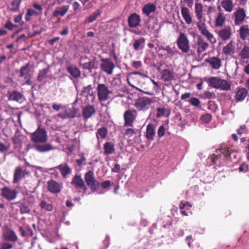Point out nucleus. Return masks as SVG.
<instances>
[{
  "instance_id": "obj_50",
  "label": "nucleus",
  "mask_w": 249,
  "mask_h": 249,
  "mask_svg": "<svg viewBox=\"0 0 249 249\" xmlns=\"http://www.w3.org/2000/svg\"><path fill=\"white\" fill-rule=\"evenodd\" d=\"M6 238L7 240L10 241L16 242L18 240V237L13 231H10Z\"/></svg>"
},
{
  "instance_id": "obj_4",
  "label": "nucleus",
  "mask_w": 249,
  "mask_h": 249,
  "mask_svg": "<svg viewBox=\"0 0 249 249\" xmlns=\"http://www.w3.org/2000/svg\"><path fill=\"white\" fill-rule=\"evenodd\" d=\"M85 180L87 185L89 186L92 192H96L99 188L100 183L95 178L92 171H89L85 174Z\"/></svg>"
},
{
  "instance_id": "obj_62",
  "label": "nucleus",
  "mask_w": 249,
  "mask_h": 249,
  "mask_svg": "<svg viewBox=\"0 0 249 249\" xmlns=\"http://www.w3.org/2000/svg\"><path fill=\"white\" fill-rule=\"evenodd\" d=\"M16 25L13 24L10 20L7 21L4 25V27L9 30H12L14 27Z\"/></svg>"
},
{
  "instance_id": "obj_47",
  "label": "nucleus",
  "mask_w": 249,
  "mask_h": 249,
  "mask_svg": "<svg viewBox=\"0 0 249 249\" xmlns=\"http://www.w3.org/2000/svg\"><path fill=\"white\" fill-rule=\"evenodd\" d=\"M39 206L42 209H44L47 211H52L53 210V206L52 204L47 202L45 200H41Z\"/></svg>"
},
{
  "instance_id": "obj_15",
  "label": "nucleus",
  "mask_w": 249,
  "mask_h": 249,
  "mask_svg": "<svg viewBox=\"0 0 249 249\" xmlns=\"http://www.w3.org/2000/svg\"><path fill=\"white\" fill-rule=\"evenodd\" d=\"M203 7L202 4L200 3H196L195 5V13L198 20L197 23H204L205 18L204 17Z\"/></svg>"
},
{
  "instance_id": "obj_12",
  "label": "nucleus",
  "mask_w": 249,
  "mask_h": 249,
  "mask_svg": "<svg viewBox=\"0 0 249 249\" xmlns=\"http://www.w3.org/2000/svg\"><path fill=\"white\" fill-rule=\"evenodd\" d=\"M235 19L234 22L235 25L241 24L245 20L246 17L245 11L243 8H238L233 13Z\"/></svg>"
},
{
  "instance_id": "obj_39",
  "label": "nucleus",
  "mask_w": 249,
  "mask_h": 249,
  "mask_svg": "<svg viewBox=\"0 0 249 249\" xmlns=\"http://www.w3.org/2000/svg\"><path fill=\"white\" fill-rule=\"evenodd\" d=\"M145 39L144 38L142 37L140 38L135 40L133 47L135 51H137L139 48L143 49L144 47V43Z\"/></svg>"
},
{
  "instance_id": "obj_54",
  "label": "nucleus",
  "mask_w": 249,
  "mask_h": 249,
  "mask_svg": "<svg viewBox=\"0 0 249 249\" xmlns=\"http://www.w3.org/2000/svg\"><path fill=\"white\" fill-rule=\"evenodd\" d=\"M237 133L240 136L243 134L247 133L248 132L247 127L246 125H241L239 128L236 130Z\"/></svg>"
},
{
  "instance_id": "obj_45",
  "label": "nucleus",
  "mask_w": 249,
  "mask_h": 249,
  "mask_svg": "<svg viewBox=\"0 0 249 249\" xmlns=\"http://www.w3.org/2000/svg\"><path fill=\"white\" fill-rule=\"evenodd\" d=\"M29 67V64L27 63L25 66H22L20 69V76L21 77H24L25 79H26L28 78V76L29 77L30 74H29V71L28 70V68Z\"/></svg>"
},
{
  "instance_id": "obj_28",
  "label": "nucleus",
  "mask_w": 249,
  "mask_h": 249,
  "mask_svg": "<svg viewBox=\"0 0 249 249\" xmlns=\"http://www.w3.org/2000/svg\"><path fill=\"white\" fill-rule=\"evenodd\" d=\"M235 52L234 46L233 41H231L223 48L222 53L226 55H231Z\"/></svg>"
},
{
  "instance_id": "obj_37",
  "label": "nucleus",
  "mask_w": 249,
  "mask_h": 249,
  "mask_svg": "<svg viewBox=\"0 0 249 249\" xmlns=\"http://www.w3.org/2000/svg\"><path fill=\"white\" fill-rule=\"evenodd\" d=\"M220 78L219 77H211L208 80V85L213 88L218 89Z\"/></svg>"
},
{
  "instance_id": "obj_43",
  "label": "nucleus",
  "mask_w": 249,
  "mask_h": 249,
  "mask_svg": "<svg viewBox=\"0 0 249 249\" xmlns=\"http://www.w3.org/2000/svg\"><path fill=\"white\" fill-rule=\"evenodd\" d=\"M22 170L20 166L17 167L14 172V182H18L21 178Z\"/></svg>"
},
{
  "instance_id": "obj_35",
  "label": "nucleus",
  "mask_w": 249,
  "mask_h": 249,
  "mask_svg": "<svg viewBox=\"0 0 249 249\" xmlns=\"http://www.w3.org/2000/svg\"><path fill=\"white\" fill-rule=\"evenodd\" d=\"M23 98V95L17 91H14L9 94L8 99L18 102H21Z\"/></svg>"
},
{
  "instance_id": "obj_5",
  "label": "nucleus",
  "mask_w": 249,
  "mask_h": 249,
  "mask_svg": "<svg viewBox=\"0 0 249 249\" xmlns=\"http://www.w3.org/2000/svg\"><path fill=\"white\" fill-rule=\"evenodd\" d=\"M177 44L179 50L183 53L190 52L189 41L187 36L183 33H180L177 40Z\"/></svg>"
},
{
  "instance_id": "obj_1",
  "label": "nucleus",
  "mask_w": 249,
  "mask_h": 249,
  "mask_svg": "<svg viewBox=\"0 0 249 249\" xmlns=\"http://www.w3.org/2000/svg\"><path fill=\"white\" fill-rule=\"evenodd\" d=\"M154 100L148 97H142L138 98L134 103V106L137 110L145 112L148 110Z\"/></svg>"
},
{
  "instance_id": "obj_20",
  "label": "nucleus",
  "mask_w": 249,
  "mask_h": 249,
  "mask_svg": "<svg viewBox=\"0 0 249 249\" xmlns=\"http://www.w3.org/2000/svg\"><path fill=\"white\" fill-rule=\"evenodd\" d=\"M95 113V109L93 106L88 105L83 108L82 116L84 119L87 120Z\"/></svg>"
},
{
  "instance_id": "obj_33",
  "label": "nucleus",
  "mask_w": 249,
  "mask_h": 249,
  "mask_svg": "<svg viewBox=\"0 0 249 249\" xmlns=\"http://www.w3.org/2000/svg\"><path fill=\"white\" fill-rule=\"evenodd\" d=\"M35 149L40 152H46L53 149V146L49 143L36 144L34 146Z\"/></svg>"
},
{
  "instance_id": "obj_58",
  "label": "nucleus",
  "mask_w": 249,
  "mask_h": 249,
  "mask_svg": "<svg viewBox=\"0 0 249 249\" xmlns=\"http://www.w3.org/2000/svg\"><path fill=\"white\" fill-rule=\"evenodd\" d=\"M240 172H247L249 171V166L245 163H242L239 167Z\"/></svg>"
},
{
  "instance_id": "obj_23",
  "label": "nucleus",
  "mask_w": 249,
  "mask_h": 249,
  "mask_svg": "<svg viewBox=\"0 0 249 249\" xmlns=\"http://www.w3.org/2000/svg\"><path fill=\"white\" fill-rule=\"evenodd\" d=\"M248 94V91L246 88H238L235 98L237 101H242L245 99Z\"/></svg>"
},
{
  "instance_id": "obj_26",
  "label": "nucleus",
  "mask_w": 249,
  "mask_h": 249,
  "mask_svg": "<svg viewBox=\"0 0 249 249\" xmlns=\"http://www.w3.org/2000/svg\"><path fill=\"white\" fill-rule=\"evenodd\" d=\"M104 155H110L115 152L114 144L111 142H106L104 144Z\"/></svg>"
},
{
  "instance_id": "obj_29",
  "label": "nucleus",
  "mask_w": 249,
  "mask_h": 249,
  "mask_svg": "<svg viewBox=\"0 0 249 249\" xmlns=\"http://www.w3.org/2000/svg\"><path fill=\"white\" fill-rule=\"evenodd\" d=\"M181 13L183 18L187 24H190L192 22V17L189 13L188 8L183 7L181 9Z\"/></svg>"
},
{
  "instance_id": "obj_46",
  "label": "nucleus",
  "mask_w": 249,
  "mask_h": 249,
  "mask_svg": "<svg viewBox=\"0 0 249 249\" xmlns=\"http://www.w3.org/2000/svg\"><path fill=\"white\" fill-rule=\"evenodd\" d=\"M230 89V84H229L226 80L220 78L218 89H220L223 90H228Z\"/></svg>"
},
{
  "instance_id": "obj_11",
  "label": "nucleus",
  "mask_w": 249,
  "mask_h": 249,
  "mask_svg": "<svg viewBox=\"0 0 249 249\" xmlns=\"http://www.w3.org/2000/svg\"><path fill=\"white\" fill-rule=\"evenodd\" d=\"M47 189L52 194H59L62 188V184L56 181L51 179L47 182Z\"/></svg>"
},
{
  "instance_id": "obj_25",
  "label": "nucleus",
  "mask_w": 249,
  "mask_h": 249,
  "mask_svg": "<svg viewBox=\"0 0 249 249\" xmlns=\"http://www.w3.org/2000/svg\"><path fill=\"white\" fill-rule=\"evenodd\" d=\"M67 71L74 78H77L81 75L80 71L76 66L70 65L67 67Z\"/></svg>"
},
{
  "instance_id": "obj_49",
  "label": "nucleus",
  "mask_w": 249,
  "mask_h": 249,
  "mask_svg": "<svg viewBox=\"0 0 249 249\" xmlns=\"http://www.w3.org/2000/svg\"><path fill=\"white\" fill-rule=\"evenodd\" d=\"M80 65L82 66L83 69L88 70H91L95 68L94 62L92 61L82 63V60H81Z\"/></svg>"
},
{
  "instance_id": "obj_38",
  "label": "nucleus",
  "mask_w": 249,
  "mask_h": 249,
  "mask_svg": "<svg viewBox=\"0 0 249 249\" xmlns=\"http://www.w3.org/2000/svg\"><path fill=\"white\" fill-rule=\"evenodd\" d=\"M157 111L156 117L159 118L163 116L168 117L170 114V110L164 107L158 108Z\"/></svg>"
},
{
  "instance_id": "obj_6",
  "label": "nucleus",
  "mask_w": 249,
  "mask_h": 249,
  "mask_svg": "<svg viewBox=\"0 0 249 249\" xmlns=\"http://www.w3.org/2000/svg\"><path fill=\"white\" fill-rule=\"evenodd\" d=\"M47 139V132L43 128L38 127L31 134V140L35 143H44Z\"/></svg>"
},
{
  "instance_id": "obj_19",
  "label": "nucleus",
  "mask_w": 249,
  "mask_h": 249,
  "mask_svg": "<svg viewBox=\"0 0 249 249\" xmlns=\"http://www.w3.org/2000/svg\"><path fill=\"white\" fill-rule=\"evenodd\" d=\"M174 77L173 70L165 69L161 72V78L164 82H171L174 79Z\"/></svg>"
},
{
  "instance_id": "obj_13",
  "label": "nucleus",
  "mask_w": 249,
  "mask_h": 249,
  "mask_svg": "<svg viewBox=\"0 0 249 249\" xmlns=\"http://www.w3.org/2000/svg\"><path fill=\"white\" fill-rule=\"evenodd\" d=\"M128 25L130 28H136L140 25L141 18L140 16L136 13L131 14L127 19Z\"/></svg>"
},
{
  "instance_id": "obj_18",
  "label": "nucleus",
  "mask_w": 249,
  "mask_h": 249,
  "mask_svg": "<svg viewBox=\"0 0 249 249\" xmlns=\"http://www.w3.org/2000/svg\"><path fill=\"white\" fill-rule=\"evenodd\" d=\"M221 7L226 12H231L234 8V4L232 0H222L220 3V6H217L218 10L220 11Z\"/></svg>"
},
{
  "instance_id": "obj_8",
  "label": "nucleus",
  "mask_w": 249,
  "mask_h": 249,
  "mask_svg": "<svg viewBox=\"0 0 249 249\" xmlns=\"http://www.w3.org/2000/svg\"><path fill=\"white\" fill-rule=\"evenodd\" d=\"M18 195L16 189H12L9 187L5 186L1 189V196L7 200L15 199Z\"/></svg>"
},
{
  "instance_id": "obj_36",
  "label": "nucleus",
  "mask_w": 249,
  "mask_h": 249,
  "mask_svg": "<svg viewBox=\"0 0 249 249\" xmlns=\"http://www.w3.org/2000/svg\"><path fill=\"white\" fill-rule=\"evenodd\" d=\"M102 13V11L98 9L94 12L91 15H90L88 18H87L84 22L85 23L89 24L94 21L98 17L100 16Z\"/></svg>"
},
{
  "instance_id": "obj_30",
  "label": "nucleus",
  "mask_w": 249,
  "mask_h": 249,
  "mask_svg": "<svg viewBox=\"0 0 249 249\" xmlns=\"http://www.w3.org/2000/svg\"><path fill=\"white\" fill-rule=\"evenodd\" d=\"M238 32L240 37L242 40H245L249 37V27L248 25L241 26Z\"/></svg>"
},
{
  "instance_id": "obj_52",
  "label": "nucleus",
  "mask_w": 249,
  "mask_h": 249,
  "mask_svg": "<svg viewBox=\"0 0 249 249\" xmlns=\"http://www.w3.org/2000/svg\"><path fill=\"white\" fill-rule=\"evenodd\" d=\"M75 117V113L73 112L71 110L68 109L66 110L63 116V118H72Z\"/></svg>"
},
{
  "instance_id": "obj_2",
  "label": "nucleus",
  "mask_w": 249,
  "mask_h": 249,
  "mask_svg": "<svg viewBox=\"0 0 249 249\" xmlns=\"http://www.w3.org/2000/svg\"><path fill=\"white\" fill-rule=\"evenodd\" d=\"M97 96L99 101H106L110 98L112 91L105 84L99 83L96 88Z\"/></svg>"
},
{
  "instance_id": "obj_42",
  "label": "nucleus",
  "mask_w": 249,
  "mask_h": 249,
  "mask_svg": "<svg viewBox=\"0 0 249 249\" xmlns=\"http://www.w3.org/2000/svg\"><path fill=\"white\" fill-rule=\"evenodd\" d=\"M81 94L83 95L88 97V96H94L93 88L91 85H89L83 88L81 91Z\"/></svg>"
},
{
  "instance_id": "obj_16",
  "label": "nucleus",
  "mask_w": 249,
  "mask_h": 249,
  "mask_svg": "<svg viewBox=\"0 0 249 249\" xmlns=\"http://www.w3.org/2000/svg\"><path fill=\"white\" fill-rule=\"evenodd\" d=\"M217 33L222 41H227L231 37V28L230 26L226 27L218 31Z\"/></svg>"
},
{
  "instance_id": "obj_51",
  "label": "nucleus",
  "mask_w": 249,
  "mask_h": 249,
  "mask_svg": "<svg viewBox=\"0 0 249 249\" xmlns=\"http://www.w3.org/2000/svg\"><path fill=\"white\" fill-rule=\"evenodd\" d=\"M19 209L20 213L22 214L29 213L30 212V208L23 203L20 204Z\"/></svg>"
},
{
  "instance_id": "obj_27",
  "label": "nucleus",
  "mask_w": 249,
  "mask_h": 249,
  "mask_svg": "<svg viewBox=\"0 0 249 249\" xmlns=\"http://www.w3.org/2000/svg\"><path fill=\"white\" fill-rule=\"evenodd\" d=\"M226 17L223 12H219L215 17L214 25L216 27H221L225 23Z\"/></svg>"
},
{
  "instance_id": "obj_24",
  "label": "nucleus",
  "mask_w": 249,
  "mask_h": 249,
  "mask_svg": "<svg viewBox=\"0 0 249 249\" xmlns=\"http://www.w3.org/2000/svg\"><path fill=\"white\" fill-rule=\"evenodd\" d=\"M146 138L147 140L152 141L155 136V126L153 124H149L147 125Z\"/></svg>"
},
{
  "instance_id": "obj_48",
  "label": "nucleus",
  "mask_w": 249,
  "mask_h": 249,
  "mask_svg": "<svg viewBox=\"0 0 249 249\" xmlns=\"http://www.w3.org/2000/svg\"><path fill=\"white\" fill-rule=\"evenodd\" d=\"M22 1V0H13L11 3L12 7L10 8V11L12 12L18 11Z\"/></svg>"
},
{
  "instance_id": "obj_53",
  "label": "nucleus",
  "mask_w": 249,
  "mask_h": 249,
  "mask_svg": "<svg viewBox=\"0 0 249 249\" xmlns=\"http://www.w3.org/2000/svg\"><path fill=\"white\" fill-rule=\"evenodd\" d=\"M190 104L196 107H198L200 104V100L196 97L191 98L189 101Z\"/></svg>"
},
{
  "instance_id": "obj_9",
  "label": "nucleus",
  "mask_w": 249,
  "mask_h": 249,
  "mask_svg": "<svg viewBox=\"0 0 249 249\" xmlns=\"http://www.w3.org/2000/svg\"><path fill=\"white\" fill-rule=\"evenodd\" d=\"M71 184L76 189L82 190L83 191V194L86 193L87 187L80 175L76 174L73 177Z\"/></svg>"
},
{
  "instance_id": "obj_59",
  "label": "nucleus",
  "mask_w": 249,
  "mask_h": 249,
  "mask_svg": "<svg viewBox=\"0 0 249 249\" xmlns=\"http://www.w3.org/2000/svg\"><path fill=\"white\" fill-rule=\"evenodd\" d=\"M165 127L164 125H161L160 126L158 130V135L159 137L161 138L165 134Z\"/></svg>"
},
{
  "instance_id": "obj_60",
  "label": "nucleus",
  "mask_w": 249,
  "mask_h": 249,
  "mask_svg": "<svg viewBox=\"0 0 249 249\" xmlns=\"http://www.w3.org/2000/svg\"><path fill=\"white\" fill-rule=\"evenodd\" d=\"M219 150L225 157L230 156L231 153L229 150V148H222Z\"/></svg>"
},
{
  "instance_id": "obj_61",
  "label": "nucleus",
  "mask_w": 249,
  "mask_h": 249,
  "mask_svg": "<svg viewBox=\"0 0 249 249\" xmlns=\"http://www.w3.org/2000/svg\"><path fill=\"white\" fill-rule=\"evenodd\" d=\"M12 141H13V142L17 145H21V142L20 141V139L19 138V136H14L12 138Z\"/></svg>"
},
{
  "instance_id": "obj_41",
  "label": "nucleus",
  "mask_w": 249,
  "mask_h": 249,
  "mask_svg": "<svg viewBox=\"0 0 249 249\" xmlns=\"http://www.w3.org/2000/svg\"><path fill=\"white\" fill-rule=\"evenodd\" d=\"M137 134H139V136H140L141 132L138 129L132 128H127L124 133V135L128 138H131Z\"/></svg>"
},
{
  "instance_id": "obj_40",
  "label": "nucleus",
  "mask_w": 249,
  "mask_h": 249,
  "mask_svg": "<svg viewBox=\"0 0 249 249\" xmlns=\"http://www.w3.org/2000/svg\"><path fill=\"white\" fill-rule=\"evenodd\" d=\"M107 129L106 127H102L99 128L96 133L97 139L99 140L100 138L104 139L106 138L107 134Z\"/></svg>"
},
{
  "instance_id": "obj_44",
  "label": "nucleus",
  "mask_w": 249,
  "mask_h": 249,
  "mask_svg": "<svg viewBox=\"0 0 249 249\" xmlns=\"http://www.w3.org/2000/svg\"><path fill=\"white\" fill-rule=\"evenodd\" d=\"M49 72V68L43 69L40 70L37 77V81L39 82H41L44 79L46 78L47 74Z\"/></svg>"
},
{
  "instance_id": "obj_10",
  "label": "nucleus",
  "mask_w": 249,
  "mask_h": 249,
  "mask_svg": "<svg viewBox=\"0 0 249 249\" xmlns=\"http://www.w3.org/2000/svg\"><path fill=\"white\" fill-rule=\"evenodd\" d=\"M197 27L200 33L206 37L207 39L212 44H214L216 42L215 37L206 28L205 23H197Z\"/></svg>"
},
{
  "instance_id": "obj_7",
  "label": "nucleus",
  "mask_w": 249,
  "mask_h": 249,
  "mask_svg": "<svg viewBox=\"0 0 249 249\" xmlns=\"http://www.w3.org/2000/svg\"><path fill=\"white\" fill-rule=\"evenodd\" d=\"M100 64V69L108 75H111L115 68V64L109 58H103Z\"/></svg>"
},
{
  "instance_id": "obj_21",
  "label": "nucleus",
  "mask_w": 249,
  "mask_h": 249,
  "mask_svg": "<svg viewBox=\"0 0 249 249\" xmlns=\"http://www.w3.org/2000/svg\"><path fill=\"white\" fill-rule=\"evenodd\" d=\"M55 168L58 169L64 178L67 177L68 175L71 173V169L67 163H64L56 166Z\"/></svg>"
},
{
  "instance_id": "obj_64",
  "label": "nucleus",
  "mask_w": 249,
  "mask_h": 249,
  "mask_svg": "<svg viewBox=\"0 0 249 249\" xmlns=\"http://www.w3.org/2000/svg\"><path fill=\"white\" fill-rule=\"evenodd\" d=\"M142 65L141 61H136L133 62L132 67L136 69H138L141 67Z\"/></svg>"
},
{
  "instance_id": "obj_22",
  "label": "nucleus",
  "mask_w": 249,
  "mask_h": 249,
  "mask_svg": "<svg viewBox=\"0 0 249 249\" xmlns=\"http://www.w3.org/2000/svg\"><path fill=\"white\" fill-rule=\"evenodd\" d=\"M33 7L36 10H37L38 12L36 11L31 8L28 9L27 10V13H28V15H30L31 16H38L41 15L42 10L43 9V7L41 4H39L37 3H34L33 4Z\"/></svg>"
},
{
  "instance_id": "obj_32",
  "label": "nucleus",
  "mask_w": 249,
  "mask_h": 249,
  "mask_svg": "<svg viewBox=\"0 0 249 249\" xmlns=\"http://www.w3.org/2000/svg\"><path fill=\"white\" fill-rule=\"evenodd\" d=\"M69 10L68 5H63L62 7H57L56 10L53 12V16L54 17L58 15L63 17L68 12Z\"/></svg>"
},
{
  "instance_id": "obj_17",
  "label": "nucleus",
  "mask_w": 249,
  "mask_h": 249,
  "mask_svg": "<svg viewBox=\"0 0 249 249\" xmlns=\"http://www.w3.org/2000/svg\"><path fill=\"white\" fill-rule=\"evenodd\" d=\"M205 62L210 64L213 69L218 70L222 66L221 60L216 56L209 57L205 59Z\"/></svg>"
},
{
  "instance_id": "obj_55",
  "label": "nucleus",
  "mask_w": 249,
  "mask_h": 249,
  "mask_svg": "<svg viewBox=\"0 0 249 249\" xmlns=\"http://www.w3.org/2000/svg\"><path fill=\"white\" fill-rule=\"evenodd\" d=\"M79 156H80V159L76 160V162L77 165L79 166H81L83 164H86L85 162H86V159L84 156V154L82 153V154L79 155Z\"/></svg>"
},
{
  "instance_id": "obj_14",
  "label": "nucleus",
  "mask_w": 249,
  "mask_h": 249,
  "mask_svg": "<svg viewBox=\"0 0 249 249\" xmlns=\"http://www.w3.org/2000/svg\"><path fill=\"white\" fill-rule=\"evenodd\" d=\"M194 47L196 49L197 53L200 55L209 47V44L204 41L200 36H198L197 38L196 43Z\"/></svg>"
},
{
  "instance_id": "obj_34",
  "label": "nucleus",
  "mask_w": 249,
  "mask_h": 249,
  "mask_svg": "<svg viewBox=\"0 0 249 249\" xmlns=\"http://www.w3.org/2000/svg\"><path fill=\"white\" fill-rule=\"evenodd\" d=\"M239 55L243 60H246V63H248L249 59V46L244 45Z\"/></svg>"
},
{
  "instance_id": "obj_3",
  "label": "nucleus",
  "mask_w": 249,
  "mask_h": 249,
  "mask_svg": "<svg viewBox=\"0 0 249 249\" xmlns=\"http://www.w3.org/2000/svg\"><path fill=\"white\" fill-rule=\"evenodd\" d=\"M138 116L137 110L134 108L125 110L124 113V127H132Z\"/></svg>"
},
{
  "instance_id": "obj_63",
  "label": "nucleus",
  "mask_w": 249,
  "mask_h": 249,
  "mask_svg": "<svg viewBox=\"0 0 249 249\" xmlns=\"http://www.w3.org/2000/svg\"><path fill=\"white\" fill-rule=\"evenodd\" d=\"M13 248V246L11 244L7 242H4L1 245V247L0 249H11Z\"/></svg>"
},
{
  "instance_id": "obj_57",
  "label": "nucleus",
  "mask_w": 249,
  "mask_h": 249,
  "mask_svg": "<svg viewBox=\"0 0 249 249\" xmlns=\"http://www.w3.org/2000/svg\"><path fill=\"white\" fill-rule=\"evenodd\" d=\"M204 95L205 98L208 99H215L216 98L215 94L213 92H211L209 90L205 91Z\"/></svg>"
},
{
  "instance_id": "obj_56",
  "label": "nucleus",
  "mask_w": 249,
  "mask_h": 249,
  "mask_svg": "<svg viewBox=\"0 0 249 249\" xmlns=\"http://www.w3.org/2000/svg\"><path fill=\"white\" fill-rule=\"evenodd\" d=\"M212 116L211 114L209 113H206L205 115H203L201 116V120L205 123H209L212 120Z\"/></svg>"
},
{
  "instance_id": "obj_31",
  "label": "nucleus",
  "mask_w": 249,
  "mask_h": 249,
  "mask_svg": "<svg viewBox=\"0 0 249 249\" xmlns=\"http://www.w3.org/2000/svg\"><path fill=\"white\" fill-rule=\"evenodd\" d=\"M156 9V5L154 4L148 3L145 4L142 9V13L149 16L152 12H154Z\"/></svg>"
}]
</instances>
